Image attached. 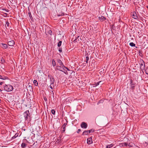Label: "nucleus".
<instances>
[{"mask_svg": "<svg viewBox=\"0 0 148 148\" xmlns=\"http://www.w3.org/2000/svg\"><path fill=\"white\" fill-rule=\"evenodd\" d=\"M65 69H66L68 71H70V69H68V68H67V67H66V66H65Z\"/></svg>", "mask_w": 148, "mask_h": 148, "instance_id": "42", "label": "nucleus"}, {"mask_svg": "<svg viewBox=\"0 0 148 148\" xmlns=\"http://www.w3.org/2000/svg\"><path fill=\"white\" fill-rule=\"evenodd\" d=\"M64 68H65V66L64 65V66H62L58 68V69L60 71L63 72L65 70V69H64Z\"/></svg>", "mask_w": 148, "mask_h": 148, "instance_id": "15", "label": "nucleus"}, {"mask_svg": "<svg viewBox=\"0 0 148 148\" xmlns=\"http://www.w3.org/2000/svg\"><path fill=\"white\" fill-rule=\"evenodd\" d=\"M66 74V75H67L68 74V73L67 72V71H65L64 70V71H63Z\"/></svg>", "mask_w": 148, "mask_h": 148, "instance_id": "39", "label": "nucleus"}, {"mask_svg": "<svg viewBox=\"0 0 148 148\" xmlns=\"http://www.w3.org/2000/svg\"><path fill=\"white\" fill-rule=\"evenodd\" d=\"M99 20L101 22L103 21L106 20V18L104 16H101V17L99 16Z\"/></svg>", "mask_w": 148, "mask_h": 148, "instance_id": "12", "label": "nucleus"}, {"mask_svg": "<svg viewBox=\"0 0 148 148\" xmlns=\"http://www.w3.org/2000/svg\"><path fill=\"white\" fill-rule=\"evenodd\" d=\"M140 68L141 70L143 72V71L145 69V62L143 60H142V61L141 62L140 64Z\"/></svg>", "mask_w": 148, "mask_h": 148, "instance_id": "3", "label": "nucleus"}, {"mask_svg": "<svg viewBox=\"0 0 148 148\" xmlns=\"http://www.w3.org/2000/svg\"><path fill=\"white\" fill-rule=\"evenodd\" d=\"M62 42L61 41H60L58 44V47H60L61 45Z\"/></svg>", "mask_w": 148, "mask_h": 148, "instance_id": "28", "label": "nucleus"}, {"mask_svg": "<svg viewBox=\"0 0 148 148\" xmlns=\"http://www.w3.org/2000/svg\"><path fill=\"white\" fill-rule=\"evenodd\" d=\"M89 57L88 56H87L86 57V63H88V61L89 60Z\"/></svg>", "mask_w": 148, "mask_h": 148, "instance_id": "34", "label": "nucleus"}, {"mask_svg": "<svg viewBox=\"0 0 148 148\" xmlns=\"http://www.w3.org/2000/svg\"><path fill=\"white\" fill-rule=\"evenodd\" d=\"M1 91H2V90H1V89H0V92H1Z\"/></svg>", "mask_w": 148, "mask_h": 148, "instance_id": "47", "label": "nucleus"}, {"mask_svg": "<svg viewBox=\"0 0 148 148\" xmlns=\"http://www.w3.org/2000/svg\"><path fill=\"white\" fill-rule=\"evenodd\" d=\"M6 24L8 27H9V23L8 21H7L6 23Z\"/></svg>", "mask_w": 148, "mask_h": 148, "instance_id": "35", "label": "nucleus"}, {"mask_svg": "<svg viewBox=\"0 0 148 148\" xmlns=\"http://www.w3.org/2000/svg\"><path fill=\"white\" fill-rule=\"evenodd\" d=\"M3 10H5V11H6V12H8L9 11V10L8 9H3Z\"/></svg>", "mask_w": 148, "mask_h": 148, "instance_id": "41", "label": "nucleus"}, {"mask_svg": "<svg viewBox=\"0 0 148 148\" xmlns=\"http://www.w3.org/2000/svg\"><path fill=\"white\" fill-rule=\"evenodd\" d=\"M5 26H6V25H5ZM5 27L6 28V26H5Z\"/></svg>", "mask_w": 148, "mask_h": 148, "instance_id": "48", "label": "nucleus"}, {"mask_svg": "<svg viewBox=\"0 0 148 148\" xmlns=\"http://www.w3.org/2000/svg\"><path fill=\"white\" fill-rule=\"evenodd\" d=\"M23 115L26 121H30V113H29L28 110L25 112L24 113Z\"/></svg>", "mask_w": 148, "mask_h": 148, "instance_id": "1", "label": "nucleus"}, {"mask_svg": "<svg viewBox=\"0 0 148 148\" xmlns=\"http://www.w3.org/2000/svg\"><path fill=\"white\" fill-rule=\"evenodd\" d=\"M130 84L131 87V88H133L134 87V84H133V81H132V79H131L130 80Z\"/></svg>", "mask_w": 148, "mask_h": 148, "instance_id": "16", "label": "nucleus"}, {"mask_svg": "<svg viewBox=\"0 0 148 148\" xmlns=\"http://www.w3.org/2000/svg\"><path fill=\"white\" fill-rule=\"evenodd\" d=\"M44 99L45 100H45H47V98H46V99H45L44 98Z\"/></svg>", "mask_w": 148, "mask_h": 148, "instance_id": "46", "label": "nucleus"}, {"mask_svg": "<svg viewBox=\"0 0 148 148\" xmlns=\"http://www.w3.org/2000/svg\"><path fill=\"white\" fill-rule=\"evenodd\" d=\"M123 146H128L129 147H132V145L130 144V143H123Z\"/></svg>", "mask_w": 148, "mask_h": 148, "instance_id": "14", "label": "nucleus"}, {"mask_svg": "<svg viewBox=\"0 0 148 148\" xmlns=\"http://www.w3.org/2000/svg\"><path fill=\"white\" fill-rule=\"evenodd\" d=\"M26 144L24 143H23L21 145V147L22 148H25L26 146Z\"/></svg>", "mask_w": 148, "mask_h": 148, "instance_id": "22", "label": "nucleus"}, {"mask_svg": "<svg viewBox=\"0 0 148 148\" xmlns=\"http://www.w3.org/2000/svg\"><path fill=\"white\" fill-rule=\"evenodd\" d=\"M145 73L148 75V68H146L145 69Z\"/></svg>", "mask_w": 148, "mask_h": 148, "instance_id": "33", "label": "nucleus"}, {"mask_svg": "<svg viewBox=\"0 0 148 148\" xmlns=\"http://www.w3.org/2000/svg\"><path fill=\"white\" fill-rule=\"evenodd\" d=\"M88 133H90L91 132H93L95 131V130L94 129H92L90 130H88Z\"/></svg>", "mask_w": 148, "mask_h": 148, "instance_id": "25", "label": "nucleus"}, {"mask_svg": "<svg viewBox=\"0 0 148 148\" xmlns=\"http://www.w3.org/2000/svg\"><path fill=\"white\" fill-rule=\"evenodd\" d=\"M58 16H64V13L63 12L61 13V14H58Z\"/></svg>", "mask_w": 148, "mask_h": 148, "instance_id": "31", "label": "nucleus"}, {"mask_svg": "<svg viewBox=\"0 0 148 148\" xmlns=\"http://www.w3.org/2000/svg\"><path fill=\"white\" fill-rule=\"evenodd\" d=\"M44 99L45 100H45H47V98H46V99H45L44 98Z\"/></svg>", "mask_w": 148, "mask_h": 148, "instance_id": "45", "label": "nucleus"}, {"mask_svg": "<svg viewBox=\"0 0 148 148\" xmlns=\"http://www.w3.org/2000/svg\"><path fill=\"white\" fill-rule=\"evenodd\" d=\"M4 88L5 90L8 92L12 91L13 89V86L9 84H5Z\"/></svg>", "mask_w": 148, "mask_h": 148, "instance_id": "2", "label": "nucleus"}, {"mask_svg": "<svg viewBox=\"0 0 148 148\" xmlns=\"http://www.w3.org/2000/svg\"><path fill=\"white\" fill-rule=\"evenodd\" d=\"M8 78L7 77H4V76H0V79H6Z\"/></svg>", "mask_w": 148, "mask_h": 148, "instance_id": "20", "label": "nucleus"}, {"mask_svg": "<svg viewBox=\"0 0 148 148\" xmlns=\"http://www.w3.org/2000/svg\"><path fill=\"white\" fill-rule=\"evenodd\" d=\"M53 87L54 86H53V85H51H51L50 86V88L51 89H53Z\"/></svg>", "mask_w": 148, "mask_h": 148, "instance_id": "38", "label": "nucleus"}, {"mask_svg": "<svg viewBox=\"0 0 148 148\" xmlns=\"http://www.w3.org/2000/svg\"><path fill=\"white\" fill-rule=\"evenodd\" d=\"M51 112L53 114V115L55 114V111L54 110H53V109L51 111Z\"/></svg>", "mask_w": 148, "mask_h": 148, "instance_id": "32", "label": "nucleus"}, {"mask_svg": "<svg viewBox=\"0 0 148 148\" xmlns=\"http://www.w3.org/2000/svg\"><path fill=\"white\" fill-rule=\"evenodd\" d=\"M81 131V130L80 129H78L77 131V133H79V132Z\"/></svg>", "mask_w": 148, "mask_h": 148, "instance_id": "40", "label": "nucleus"}, {"mask_svg": "<svg viewBox=\"0 0 148 148\" xmlns=\"http://www.w3.org/2000/svg\"><path fill=\"white\" fill-rule=\"evenodd\" d=\"M34 84L35 86H37L38 85V83L37 80H34Z\"/></svg>", "mask_w": 148, "mask_h": 148, "instance_id": "21", "label": "nucleus"}, {"mask_svg": "<svg viewBox=\"0 0 148 148\" xmlns=\"http://www.w3.org/2000/svg\"><path fill=\"white\" fill-rule=\"evenodd\" d=\"M88 130L84 131L82 133V135H87L88 134Z\"/></svg>", "mask_w": 148, "mask_h": 148, "instance_id": "19", "label": "nucleus"}, {"mask_svg": "<svg viewBox=\"0 0 148 148\" xmlns=\"http://www.w3.org/2000/svg\"><path fill=\"white\" fill-rule=\"evenodd\" d=\"M48 77L50 79L51 84V85H53V84L55 82V79L51 75H49Z\"/></svg>", "mask_w": 148, "mask_h": 148, "instance_id": "5", "label": "nucleus"}, {"mask_svg": "<svg viewBox=\"0 0 148 148\" xmlns=\"http://www.w3.org/2000/svg\"><path fill=\"white\" fill-rule=\"evenodd\" d=\"M5 62V61L4 60L3 58V57H2L1 58L0 62L2 64H3Z\"/></svg>", "mask_w": 148, "mask_h": 148, "instance_id": "24", "label": "nucleus"}, {"mask_svg": "<svg viewBox=\"0 0 148 148\" xmlns=\"http://www.w3.org/2000/svg\"><path fill=\"white\" fill-rule=\"evenodd\" d=\"M102 81H100L99 82H97V83H95L93 84V87H96L97 86H98L99 84V83L101 82Z\"/></svg>", "mask_w": 148, "mask_h": 148, "instance_id": "18", "label": "nucleus"}, {"mask_svg": "<svg viewBox=\"0 0 148 148\" xmlns=\"http://www.w3.org/2000/svg\"><path fill=\"white\" fill-rule=\"evenodd\" d=\"M0 45L2 48H3L4 49H7L8 48V46L7 45L5 44L2 43H1Z\"/></svg>", "mask_w": 148, "mask_h": 148, "instance_id": "9", "label": "nucleus"}, {"mask_svg": "<svg viewBox=\"0 0 148 148\" xmlns=\"http://www.w3.org/2000/svg\"><path fill=\"white\" fill-rule=\"evenodd\" d=\"M67 125V123H64L63 125H62V127L63 128V130L62 131V132L63 133L65 132V131L66 129V125Z\"/></svg>", "mask_w": 148, "mask_h": 148, "instance_id": "13", "label": "nucleus"}, {"mask_svg": "<svg viewBox=\"0 0 148 148\" xmlns=\"http://www.w3.org/2000/svg\"><path fill=\"white\" fill-rule=\"evenodd\" d=\"M92 138L91 137L88 138L87 139V143L88 144H90L92 143Z\"/></svg>", "mask_w": 148, "mask_h": 148, "instance_id": "11", "label": "nucleus"}, {"mask_svg": "<svg viewBox=\"0 0 148 148\" xmlns=\"http://www.w3.org/2000/svg\"><path fill=\"white\" fill-rule=\"evenodd\" d=\"M28 14L30 19L32 20L33 19V17L31 15V13L30 12H28Z\"/></svg>", "mask_w": 148, "mask_h": 148, "instance_id": "29", "label": "nucleus"}, {"mask_svg": "<svg viewBox=\"0 0 148 148\" xmlns=\"http://www.w3.org/2000/svg\"><path fill=\"white\" fill-rule=\"evenodd\" d=\"M80 39L81 40V38H80L79 36L76 38V39L73 41V42H76L77 41V40L78 41H79Z\"/></svg>", "mask_w": 148, "mask_h": 148, "instance_id": "17", "label": "nucleus"}, {"mask_svg": "<svg viewBox=\"0 0 148 148\" xmlns=\"http://www.w3.org/2000/svg\"><path fill=\"white\" fill-rule=\"evenodd\" d=\"M52 64L53 67L55 66L56 65V62L54 59H53L52 60Z\"/></svg>", "mask_w": 148, "mask_h": 148, "instance_id": "23", "label": "nucleus"}, {"mask_svg": "<svg viewBox=\"0 0 148 148\" xmlns=\"http://www.w3.org/2000/svg\"><path fill=\"white\" fill-rule=\"evenodd\" d=\"M143 53L142 51H140L138 52V53L139 55H140Z\"/></svg>", "mask_w": 148, "mask_h": 148, "instance_id": "36", "label": "nucleus"}, {"mask_svg": "<svg viewBox=\"0 0 148 148\" xmlns=\"http://www.w3.org/2000/svg\"><path fill=\"white\" fill-rule=\"evenodd\" d=\"M57 62L58 64V65L57 66V67L58 68L62 66H64V65L63 64L62 62L61 61V60L60 59H58L57 60Z\"/></svg>", "mask_w": 148, "mask_h": 148, "instance_id": "4", "label": "nucleus"}, {"mask_svg": "<svg viewBox=\"0 0 148 148\" xmlns=\"http://www.w3.org/2000/svg\"><path fill=\"white\" fill-rule=\"evenodd\" d=\"M0 101H1V99H0Z\"/></svg>", "mask_w": 148, "mask_h": 148, "instance_id": "49", "label": "nucleus"}, {"mask_svg": "<svg viewBox=\"0 0 148 148\" xmlns=\"http://www.w3.org/2000/svg\"><path fill=\"white\" fill-rule=\"evenodd\" d=\"M100 83L101 84H103V83H101V82Z\"/></svg>", "mask_w": 148, "mask_h": 148, "instance_id": "44", "label": "nucleus"}, {"mask_svg": "<svg viewBox=\"0 0 148 148\" xmlns=\"http://www.w3.org/2000/svg\"><path fill=\"white\" fill-rule=\"evenodd\" d=\"M58 51L60 52H62V49L61 48L59 47L58 49Z\"/></svg>", "mask_w": 148, "mask_h": 148, "instance_id": "37", "label": "nucleus"}, {"mask_svg": "<svg viewBox=\"0 0 148 148\" xmlns=\"http://www.w3.org/2000/svg\"><path fill=\"white\" fill-rule=\"evenodd\" d=\"M113 145L112 144H111L109 145H108L107 146L106 148H110V147H112Z\"/></svg>", "mask_w": 148, "mask_h": 148, "instance_id": "26", "label": "nucleus"}, {"mask_svg": "<svg viewBox=\"0 0 148 148\" xmlns=\"http://www.w3.org/2000/svg\"><path fill=\"white\" fill-rule=\"evenodd\" d=\"M130 45L131 47H134L135 46V44L133 42H131L130 43Z\"/></svg>", "mask_w": 148, "mask_h": 148, "instance_id": "27", "label": "nucleus"}, {"mask_svg": "<svg viewBox=\"0 0 148 148\" xmlns=\"http://www.w3.org/2000/svg\"><path fill=\"white\" fill-rule=\"evenodd\" d=\"M3 84V82H0V85H2Z\"/></svg>", "mask_w": 148, "mask_h": 148, "instance_id": "43", "label": "nucleus"}, {"mask_svg": "<svg viewBox=\"0 0 148 148\" xmlns=\"http://www.w3.org/2000/svg\"><path fill=\"white\" fill-rule=\"evenodd\" d=\"M15 44L14 41L13 40H12L10 41H9L8 42V45L10 46H13Z\"/></svg>", "mask_w": 148, "mask_h": 148, "instance_id": "7", "label": "nucleus"}, {"mask_svg": "<svg viewBox=\"0 0 148 148\" xmlns=\"http://www.w3.org/2000/svg\"><path fill=\"white\" fill-rule=\"evenodd\" d=\"M46 30H47V33H48L51 36L52 34V31L51 30L50 27H47V28Z\"/></svg>", "mask_w": 148, "mask_h": 148, "instance_id": "10", "label": "nucleus"}, {"mask_svg": "<svg viewBox=\"0 0 148 148\" xmlns=\"http://www.w3.org/2000/svg\"><path fill=\"white\" fill-rule=\"evenodd\" d=\"M131 15L132 16V17L134 19H137L138 18V17L137 16V14L135 12H134L132 13V14H131Z\"/></svg>", "mask_w": 148, "mask_h": 148, "instance_id": "8", "label": "nucleus"}, {"mask_svg": "<svg viewBox=\"0 0 148 148\" xmlns=\"http://www.w3.org/2000/svg\"><path fill=\"white\" fill-rule=\"evenodd\" d=\"M87 124L85 122H82L81 124V127L82 128L86 129L87 127Z\"/></svg>", "mask_w": 148, "mask_h": 148, "instance_id": "6", "label": "nucleus"}, {"mask_svg": "<svg viewBox=\"0 0 148 148\" xmlns=\"http://www.w3.org/2000/svg\"><path fill=\"white\" fill-rule=\"evenodd\" d=\"M18 134H16L15 135L12 137V139H15L16 137H17L18 136Z\"/></svg>", "mask_w": 148, "mask_h": 148, "instance_id": "30", "label": "nucleus"}]
</instances>
